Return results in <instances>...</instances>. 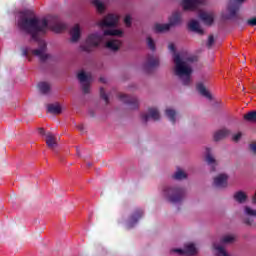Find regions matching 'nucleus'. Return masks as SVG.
Listing matches in <instances>:
<instances>
[{"label": "nucleus", "instance_id": "f257e3e1", "mask_svg": "<svg viewBox=\"0 0 256 256\" xmlns=\"http://www.w3.org/2000/svg\"><path fill=\"white\" fill-rule=\"evenodd\" d=\"M18 27L24 33H28L31 35V38L34 41H38V48H24L22 53L24 57L29 59L30 55L34 57H38L40 61H47L49 59V54L47 53V42L43 39H39L41 35H45L49 28L54 31V33H61V31H65L66 25L59 21L57 18H53L52 21L47 19H39L37 17L27 18L22 17L18 21Z\"/></svg>", "mask_w": 256, "mask_h": 256}, {"label": "nucleus", "instance_id": "f03ea898", "mask_svg": "<svg viewBox=\"0 0 256 256\" xmlns=\"http://www.w3.org/2000/svg\"><path fill=\"white\" fill-rule=\"evenodd\" d=\"M168 51L173 53L174 75L178 77L182 85H190L191 75H193V66H191V63H195L197 57L189 52H176L177 48L173 42L168 44Z\"/></svg>", "mask_w": 256, "mask_h": 256}, {"label": "nucleus", "instance_id": "7ed1b4c3", "mask_svg": "<svg viewBox=\"0 0 256 256\" xmlns=\"http://www.w3.org/2000/svg\"><path fill=\"white\" fill-rule=\"evenodd\" d=\"M119 31L116 30H103L101 32H93L90 33L83 44L80 45V49L85 53H91L93 50L97 49L101 43H105L107 41V37L109 35L118 34Z\"/></svg>", "mask_w": 256, "mask_h": 256}, {"label": "nucleus", "instance_id": "20e7f679", "mask_svg": "<svg viewBox=\"0 0 256 256\" xmlns=\"http://www.w3.org/2000/svg\"><path fill=\"white\" fill-rule=\"evenodd\" d=\"M162 196L172 205H181L187 197V190L181 186H166L162 190Z\"/></svg>", "mask_w": 256, "mask_h": 256}, {"label": "nucleus", "instance_id": "39448f33", "mask_svg": "<svg viewBox=\"0 0 256 256\" xmlns=\"http://www.w3.org/2000/svg\"><path fill=\"white\" fill-rule=\"evenodd\" d=\"M119 25V15L117 14H107L98 22V27L103 31H118V34H109V37H123L125 31L117 27Z\"/></svg>", "mask_w": 256, "mask_h": 256}, {"label": "nucleus", "instance_id": "423d86ee", "mask_svg": "<svg viewBox=\"0 0 256 256\" xmlns=\"http://www.w3.org/2000/svg\"><path fill=\"white\" fill-rule=\"evenodd\" d=\"M161 66V59L155 54H150L146 57L145 61L141 64L140 69L143 73H153L155 69Z\"/></svg>", "mask_w": 256, "mask_h": 256}, {"label": "nucleus", "instance_id": "0eeeda50", "mask_svg": "<svg viewBox=\"0 0 256 256\" xmlns=\"http://www.w3.org/2000/svg\"><path fill=\"white\" fill-rule=\"evenodd\" d=\"M77 79L82 87L83 93H89V91H91V83L93 81L91 72L80 70L77 73Z\"/></svg>", "mask_w": 256, "mask_h": 256}, {"label": "nucleus", "instance_id": "6e6552de", "mask_svg": "<svg viewBox=\"0 0 256 256\" xmlns=\"http://www.w3.org/2000/svg\"><path fill=\"white\" fill-rule=\"evenodd\" d=\"M203 5H207V0H181L180 2L183 11H199Z\"/></svg>", "mask_w": 256, "mask_h": 256}, {"label": "nucleus", "instance_id": "1a4fd4ad", "mask_svg": "<svg viewBox=\"0 0 256 256\" xmlns=\"http://www.w3.org/2000/svg\"><path fill=\"white\" fill-rule=\"evenodd\" d=\"M245 0H230L228 4V8L226 10V14H223L224 19H233V17H237L239 13V9L241 7V3Z\"/></svg>", "mask_w": 256, "mask_h": 256}, {"label": "nucleus", "instance_id": "9d476101", "mask_svg": "<svg viewBox=\"0 0 256 256\" xmlns=\"http://www.w3.org/2000/svg\"><path fill=\"white\" fill-rule=\"evenodd\" d=\"M213 187L216 189H227L229 187V174L220 173L213 178Z\"/></svg>", "mask_w": 256, "mask_h": 256}, {"label": "nucleus", "instance_id": "9b49d317", "mask_svg": "<svg viewBox=\"0 0 256 256\" xmlns=\"http://www.w3.org/2000/svg\"><path fill=\"white\" fill-rule=\"evenodd\" d=\"M243 215V222L247 225V227H255L256 210L251 208V206H244Z\"/></svg>", "mask_w": 256, "mask_h": 256}, {"label": "nucleus", "instance_id": "f8f14e48", "mask_svg": "<svg viewBox=\"0 0 256 256\" xmlns=\"http://www.w3.org/2000/svg\"><path fill=\"white\" fill-rule=\"evenodd\" d=\"M172 253H177V255H197L199 253V247L195 243L190 242L184 245V249H173Z\"/></svg>", "mask_w": 256, "mask_h": 256}, {"label": "nucleus", "instance_id": "ddd939ff", "mask_svg": "<svg viewBox=\"0 0 256 256\" xmlns=\"http://www.w3.org/2000/svg\"><path fill=\"white\" fill-rule=\"evenodd\" d=\"M141 119L143 123H147L150 119H153V121H159L161 119V113L157 107H151L141 114Z\"/></svg>", "mask_w": 256, "mask_h": 256}, {"label": "nucleus", "instance_id": "4468645a", "mask_svg": "<svg viewBox=\"0 0 256 256\" xmlns=\"http://www.w3.org/2000/svg\"><path fill=\"white\" fill-rule=\"evenodd\" d=\"M120 101L128 105L130 109H139L141 102L139 98L135 96H129L127 94H120Z\"/></svg>", "mask_w": 256, "mask_h": 256}, {"label": "nucleus", "instance_id": "2eb2a0df", "mask_svg": "<svg viewBox=\"0 0 256 256\" xmlns=\"http://www.w3.org/2000/svg\"><path fill=\"white\" fill-rule=\"evenodd\" d=\"M111 37H118V36H107V39L104 41L106 49H109L110 51H119L121 49V46L123 45V42L119 40L118 38H111Z\"/></svg>", "mask_w": 256, "mask_h": 256}, {"label": "nucleus", "instance_id": "dca6fc26", "mask_svg": "<svg viewBox=\"0 0 256 256\" xmlns=\"http://www.w3.org/2000/svg\"><path fill=\"white\" fill-rule=\"evenodd\" d=\"M144 212L141 209H137L134 212H132V214L130 215V217L128 218L127 221V228L128 229H133V227H135L136 223H139V219H141V217H143Z\"/></svg>", "mask_w": 256, "mask_h": 256}, {"label": "nucleus", "instance_id": "f3484780", "mask_svg": "<svg viewBox=\"0 0 256 256\" xmlns=\"http://www.w3.org/2000/svg\"><path fill=\"white\" fill-rule=\"evenodd\" d=\"M168 23L170 27H179L183 23V12L175 11L172 15L168 18Z\"/></svg>", "mask_w": 256, "mask_h": 256}, {"label": "nucleus", "instance_id": "a211bd4d", "mask_svg": "<svg viewBox=\"0 0 256 256\" xmlns=\"http://www.w3.org/2000/svg\"><path fill=\"white\" fill-rule=\"evenodd\" d=\"M165 117L168 119V121H170V123H177V121H179V112L177 111V109L169 106L165 109Z\"/></svg>", "mask_w": 256, "mask_h": 256}, {"label": "nucleus", "instance_id": "6ab92c4d", "mask_svg": "<svg viewBox=\"0 0 256 256\" xmlns=\"http://www.w3.org/2000/svg\"><path fill=\"white\" fill-rule=\"evenodd\" d=\"M81 39V25L75 24L70 29V41L71 43H79Z\"/></svg>", "mask_w": 256, "mask_h": 256}, {"label": "nucleus", "instance_id": "aec40b11", "mask_svg": "<svg viewBox=\"0 0 256 256\" xmlns=\"http://www.w3.org/2000/svg\"><path fill=\"white\" fill-rule=\"evenodd\" d=\"M229 135H231V131L229 129L221 128L213 133V141L218 143V141H223V139L229 137Z\"/></svg>", "mask_w": 256, "mask_h": 256}, {"label": "nucleus", "instance_id": "412c9836", "mask_svg": "<svg viewBox=\"0 0 256 256\" xmlns=\"http://www.w3.org/2000/svg\"><path fill=\"white\" fill-rule=\"evenodd\" d=\"M199 18L205 25H213L215 21V13L202 11L199 13Z\"/></svg>", "mask_w": 256, "mask_h": 256}, {"label": "nucleus", "instance_id": "4be33fe9", "mask_svg": "<svg viewBox=\"0 0 256 256\" xmlns=\"http://www.w3.org/2000/svg\"><path fill=\"white\" fill-rule=\"evenodd\" d=\"M153 31L155 33H169L171 31V24L169 23H155L153 25Z\"/></svg>", "mask_w": 256, "mask_h": 256}, {"label": "nucleus", "instance_id": "5701e85b", "mask_svg": "<svg viewBox=\"0 0 256 256\" xmlns=\"http://www.w3.org/2000/svg\"><path fill=\"white\" fill-rule=\"evenodd\" d=\"M197 91L198 93H200V95H202V97L208 99V101H213V95L211 94V92H209V90H207L203 83L197 84Z\"/></svg>", "mask_w": 256, "mask_h": 256}, {"label": "nucleus", "instance_id": "b1692460", "mask_svg": "<svg viewBox=\"0 0 256 256\" xmlns=\"http://www.w3.org/2000/svg\"><path fill=\"white\" fill-rule=\"evenodd\" d=\"M205 161L211 167H215V165H217V160L215 159V156L213 155V150H211V148L205 149Z\"/></svg>", "mask_w": 256, "mask_h": 256}, {"label": "nucleus", "instance_id": "393cba45", "mask_svg": "<svg viewBox=\"0 0 256 256\" xmlns=\"http://www.w3.org/2000/svg\"><path fill=\"white\" fill-rule=\"evenodd\" d=\"M233 199L236 201V203H239V205H243L247 203L249 196L243 191H237L234 193Z\"/></svg>", "mask_w": 256, "mask_h": 256}, {"label": "nucleus", "instance_id": "a878e982", "mask_svg": "<svg viewBox=\"0 0 256 256\" xmlns=\"http://www.w3.org/2000/svg\"><path fill=\"white\" fill-rule=\"evenodd\" d=\"M46 145L49 149H55L57 147V137L51 132L46 133Z\"/></svg>", "mask_w": 256, "mask_h": 256}, {"label": "nucleus", "instance_id": "bb28decb", "mask_svg": "<svg viewBox=\"0 0 256 256\" xmlns=\"http://www.w3.org/2000/svg\"><path fill=\"white\" fill-rule=\"evenodd\" d=\"M188 26L191 31H194V33H198V35H203V28H201L199 21L190 20V22L188 23Z\"/></svg>", "mask_w": 256, "mask_h": 256}, {"label": "nucleus", "instance_id": "cd10ccee", "mask_svg": "<svg viewBox=\"0 0 256 256\" xmlns=\"http://www.w3.org/2000/svg\"><path fill=\"white\" fill-rule=\"evenodd\" d=\"M47 109L48 113H52V115H60V113H62L63 111V107H61V104H59L58 102L54 104H49L47 106Z\"/></svg>", "mask_w": 256, "mask_h": 256}, {"label": "nucleus", "instance_id": "c85d7f7f", "mask_svg": "<svg viewBox=\"0 0 256 256\" xmlns=\"http://www.w3.org/2000/svg\"><path fill=\"white\" fill-rule=\"evenodd\" d=\"M38 89L42 95H50L51 94V84L49 82L38 83Z\"/></svg>", "mask_w": 256, "mask_h": 256}, {"label": "nucleus", "instance_id": "c756f323", "mask_svg": "<svg viewBox=\"0 0 256 256\" xmlns=\"http://www.w3.org/2000/svg\"><path fill=\"white\" fill-rule=\"evenodd\" d=\"M237 241V236L235 234H226L223 235L220 242L223 245H231V243H235Z\"/></svg>", "mask_w": 256, "mask_h": 256}, {"label": "nucleus", "instance_id": "7c9ffc66", "mask_svg": "<svg viewBox=\"0 0 256 256\" xmlns=\"http://www.w3.org/2000/svg\"><path fill=\"white\" fill-rule=\"evenodd\" d=\"M187 177V172L181 168H178L176 173L173 174V178L176 179V181H183V179H187Z\"/></svg>", "mask_w": 256, "mask_h": 256}, {"label": "nucleus", "instance_id": "2f4dec72", "mask_svg": "<svg viewBox=\"0 0 256 256\" xmlns=\"http://www.w3.org/2000/svg\"><path fill=\"white\" fill-rule=\"evenodd\" d=\"M93 5L96 7L98 13L105 12V3L101 0H94Z\"/></svg>", "mask_w": 256, "mask_h": 256}, {"label": "nucleus", "instance_id": "473e14b6", "mask_svg": "<svg viewBox=\"0 0 256 256\" xmlns=\"http://www.w3.org/2000/svg\"><path fill=\"white\" fill-rule=\"evenodd\" d=\"M146 45H147L148 49H150V51H155L157 49L155 40H153L151 36H148L146 38Z\"/></svg>", "mask_w": 256, "mask_h": 256}, {"label": "nucleus", "instance_id": "72a5a7b5", "mask_svg": "<svg viewBox=\"0 0 256 256\" xmlns=\"http://www.w3.org/2000/svg\"><path fill=\"white\" fill-rule=\"evenodd\" d=\"M246 121H255L256 120V111L249 112L244 115Z\"/></svg>", "mask_w": 256, "mask_h": 256}, {"label": "nucleus", "instance_id": "f704fd0d", "mask_svg": "<svg viewBox=\"0 0 256 256\" xmlns=\"http://www.w3.org/2000/svg\"><path fill=\"white\" fill-rule=\"evenodd\" d=\"M124 25L126 27H131V25H133V17H131V14H127L124 17Z\"/></svg>", "mask_w": 256, "mask_h": 256}, {"label": "nucleus", "instance_id": "c9c22d12", "mask_svg": "<svg viewBox=\"0 0 256 256\" xmlns=\"http://www.w3.org/2000/svg\"><path fill=\"white\" fill-rule=\"evenodd\" d=\"M206 45L209 48H211V47H213V45H215V37H213V35H210L208 37V41H207Z\"/></svg>", "mask_w": 256, "mask_h": 256}, {"label": "nucleus", "instance_id": "e433bc0d", "mask_svg": "<svg viewBox=\"0 0 256 256\" xmlns=\"http://www.w3.org/2000/svg\"><path fill=\"white\" fill-rule=\"evenodd\" d=\"M100 95L102 99L105 101V103H109V96L105 94V90L103 88L100 89Z\"/></svg>", "mask_w": 256, "mask_h": 256}, {"label": "nucleus", "instance_id": "4c0bfd02", "mask_svg": "<svg viewBox=\"0 0 256 256\" xmlns=\"http://www.w3.org/2000/svg\"><path fill=\"white\" fill-rule=\"evenodd\" d=\"M241 137H243V133L238 132V133H236V134H234V135L232 136V141L237 142V141H239V140L241 139Z\"/></svg>", "mask_w": 256, "mask_h": 256}, {"label": "nucleus", "instance_id": "58836bf2", "mask_svg": "<svg viewBox=\"0 0 256 256\" xmlns=\"http://www.w3.org/2000/svg\"><path fill=\"white\" fill-rule=\"evenodd\" d=\"M247 25H250V27H255L256 26V17L248 19Z\"/></svg>", "mask_w": 256, "mask_h": 256}, {"label": "nucleus", "instance_id": "ea45409f", "mask_svg": "<svg viewBox=\"0 0 256 256\" xmlns=\"http://www.w3.org/2000/svg\"><path fill=\"white\" fill-rule=\"evenodd\" d=\"M250 151L256 155V142L250 144Z\"/></svg>", "mask_w": 256, "mask_h": 256}, {"label": "nucleus", "instance_id": "a19ab883", "mask_svg": "<svg viewBox=\"0 0 256 256\" xmlns=\"http://www.w3.org/2000/svg\"><path fill=\"white\" fill-rule=\"evenodd\" d=\"M40 135H45L47 137V133H45V130L43 128L38 129Z\"/></svg>", "mask_w": 256, "mask_h": 256}, {"label": "nucleus", "instance_id": "79ce46f5", "mask_svg": "<svg viewBox=\"0 0 256 256\" xmlns=\"http://www.w3.org/2000/svg\"><path fill=\"white\" fill-rule=\"evenodd\" d=\"M78 129H79V131H83V129H85V127L83 125H79Z\"/></svg>", "mask_w": 256, "mask_h": 256}, {"label": "nucleus", "instance_id": "37998d69", "mask_svg": "<svg viewBox=\"0 0 256 256\" xmlns=\"http://www.w3.org/2000/svg\"><path fill=\"white\" fill-rule=\"evenodd\" d=\"M242 91H245V87L244 86L242 87Z\"/></svg>", "mask_w": 256, "mask_h": 256}, {"label": "nucleus", "instance_id": "c03bdc74", "mask_svg": "<svg viewBox=\"0 0 256 256\" xmlns=\"http://www.w3.org/2000/svg\"><path fill=\"white\" fill-rule=\"evenodd\" d=\"M77 155H80V152H79V150H77Z\"/></svg>", "mask_w": 256, "mask_h": 256}, {"label": "nucleus", "instance_id": "a18cd8bd", "mask_svg": "<svg viewBox=\"0 0 256 256\" xmlns=\"http://www.w3.org/2000/svg\"><path fill=\"white\" fill-rule=\"evenodd\" d=\"M88 167H91V163H88Z\"/></svg>", "mask_w": 256, "mask_h": 256}, {"label": "nucleus", "instance_id": "49530a36", "mask_svg": "<svg viewBox=\"0 0 256 256\" xmlns=\"http://www.w3.org/2000/svg\"><path fill=\"white\" fill-rule=\"evenodd\" d=\"M101 81H105L104 79H101Z\"/></svg>", "mask_w": 256, "mask_h": 256}]
</instances>
